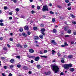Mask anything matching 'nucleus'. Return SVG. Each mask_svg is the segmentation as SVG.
<instances>
[{
  "label": "nucleus",
  "instance_id": "774afa93",
  "mask_svg": "<svg viewBox=\"0 0 76 76\" xmlns=\"http://www.w3.org/2000/svg\"><path fill=\"white\" fill-rule=\"evenodd\" d=\"M2 75L3 76H5V74L4 73H2Z\"/></svg>",
  "mask_w": 76,
  "mask_h": 76
},
{
  "label": "nucleus",
  "instance_id": "4c0bfd02",
  "mask_svg": "<svg viewBox=\"0 0 76 76\" xmlns=\"http://www.w3.org/2000/svg\"><path fill=\"white\" fill-rule=\"evenodd\" d=\"M12 1H13L14 3H16L17 1L16 0H11Z\"/></svg>",
  "mask_w": 76,
  "mask_h": 76
},
{
  "label": "nucleus",
  "instance_id": "a878e982",
  "mask_svg": "<svg viewBox=\"0 0 76 76\" xmlns=\"http://www.w3.org/2000/svg\"><path fill=\"white\" fill-rule=\"evenodd\" d=\"M27 35H31V32L29 31H27Z\"/></svg>",
  "mask_w": 76,
  "mask_h": 76
},
{
  "label": "nucleus",
  "instance_id": "9d476101",
  "mask_svg": "<svg viewBox=\"0 0 76 76\" xmlns=\"http://www.w3.org/2000/svg\"><path fill=\"white\" fill-rule=\"evenodd\" d=\"M36 67L38 69H41V68H42V66L39 65H37Z\"/></svg>",
  "mask_w": 76,
  "mask_h": 76
},
{
  "label": "nucleus",
  "instance_id": "c9c22d12",
  "mask_svg": "<svg viewBox=\"0 0 76 76\" xmlns=\"http://www.w3.org/2000/svg\"><path fill=\"white\" fill-rule=\"evenodd\" d=\"M48 73V75H50V74H51V72L50 71H48L47 72Z\"/></svg>",
  "mask_w": 76,
  "mask_h": 76
},
{
  "label": "nucleus",
  "instance_id": "1a4fd4ad",
  "mask_svg": "<svg viewBox=\"0 0 76 76\" xmlns=\"http://www.w3.org/2000/svg\"><path fill=\"white\" fill-rule=\"evenodd\" d=\"M24 29L26 31H28L29 30V27L27 26H26L24 27Z\"/></svg>",
  "mask_w": 76,
  "mask_h": 76
},
{
  "label": "nucleus",
  "instance_id": "5701e85b",
  "mask_svg": "<svg viewBox=\"0 0 76 76\" xmlns=\"http://www.w3.org/2000/svg\"><path fill=\"white\" fill-rule=\"evenodd\" d=\"M53 33H56V32H57L56 29L54 28L53 30Z\"/></svg>",
  "mask_w": 76,
  "mask_h": 76
},
{
  "label": "nucleus",
  "instance_id": "ea45409f",
  "mask_svg": "<svg viewBox=\"0 0 76 76\" xmlns=\"http://www.w3.org/2000/svg\"><path fill=\"white\" fill-rule=\"evenodd\" d=\"M16 58H19V59H20V56H16Z\"/></svg>",
  "mask_w": 76,
  "mask_h": 76
},
{
  "label": "nucleus",
  "instance_id": "20e7f679",
  "mask_svg": "<svg viewBox=\"0 0 76 76\" xmlns=\"http://www.w3.org/2000/svg\"><path fill=\"white\" fill-rule=\"evenodd\" d=\"M64 68L66 70H68L69 68L68 64H64L63 66Z\"/></svg>",
  "mask_w": 76,
  "mask_h": 76
},
{
  "label": "nucleus",
  "instance_id": "13d9d810",
  "mask_svg": "<svg viewBox=\"0 0 76 76\" xmlns=\"http://www.w3.org/2000/svg\"><path fill=\"white\" fill-rule=\"evenodd\" d=\"M7 47H8L9 48H10V45H9V44H7Z\"/></svg>",
  "mask_w": 76,
  "mask_h": 76
},
{
  "label": "nucleus",
  "instance_id": "69168bd1",
  "mask_svg": "<svg viewBox=\"0 0 76 76\" xmlns=\"http://www.w3.org/2000/svg\"><path fill=\"white\" fill-rule=\"evenodd\" d=\"M3 22V20L1 19L0 20V23H2V22Z\"/></svg>",
  "mask_w": 76,
  "mask_h": 76
},
{
  "label": "nucleus",
  "instance_id": "79ce46f5",
  "mask_svg": "<svg viewBox=\"0 0 76 76\" xmlns=\"http://www.w3.org/2000/svg\"><path fill=\"white\" fill-rule=\"evenodd\" d=\"M10 41H13V39L12 38H10Z\"/></svg>",
  "mask_w": 76,
  "mask_h": 76
},
{
  "label": "nucleus",
  "instance_id": "dca6fc26",
  "mask_svg": "<svg viewBox=\"0 0 76 76\" xmlns=\"http://www.w3.org/2000/svg\"><path fill=\"white\" fill-rule=\"evenodd\" d=\"M68 67L69 68H70V67H73V66H72V64L70 63L69 64H68Z\"/></svg>",
  "mask_w": 76,
  "mask_h": 76
},
{
  "label": "nucleus",
  "instance_id": "4468645a",
  "mask_svg": "<svg viewBox=\"0 0 76 76\" xmlns=\"http://www.w3.org/2000/svg\"><path fill=\"white\" fill-rule=\"evenodd\" d=\"M69 70H70V71H71V72H74V71H75V69L73 68H71L69 69Z\"/></svg>",
  "mask_w": 76,
  "mask_h": 76
},
{
  "label": "nucleus",
  "instance_id": "c85d7f7f",
  "mask_svg": "<svg viewBox=\"0 0 76 76\" xmlns=\"http://www.w3.org/2000/svg\"><path fill=\"white\" fill-rule=\"evenodd\" d=\"M64 44L65 46H68V44L67 43V42H64Z\"/></svg>",
  "mask_w": 76,
  "mask_h": 76
},
{
  "label": "nucleus",
  "instance_id": "680f3d73",
  "mask_svg": "<svg viewBox=\"0 0 76 76\" xmlns=\"http://www.w3.org/2000/svg\"><path fill=\"white\" fill-rule=\"evenodd\" d=\"M73 34L74 35H76V31L74 32Z\"/></svg>",
  "mask_w": 76,
  "mask_h": 76
},
{
  "label": "nucleus",
  "instance_id": "e433bc0d",
  "mask_svg": "<svg viewBox=\"0 0 76 76\" xmlns=\"http://www.w3.org/2000/svg\"><path fill=\"white\" fill-rule=\"evenodd\" d=\"M65 3H69V0H65Z\"/></svg>",
  "mask_w": 76,
  "mask_h": 76
},
{
  "label": "nucleus",
  "instance_id": "2eb2a0df",
  "mask_svg": "<svg viewBox=\"0 0 76 76\" xmlns=\"http://www.w3.org/2000/svg\"><path fill=\"white\" fill-rule=\"evenodd\" d=\"M68 57V58L70 59L73 58V55H69Z\"/></svg>",
  "mask_w": 76,
  "mask_h": 76
},
{
  "label": "nucleus",
  "instance_id": "393cba45",
  "mask_svg": "<svg viewBox=\"0 0 76 76\" xmlns=\"http://www.w3.org/2000/svg\"><path fill=\"white\" fill-rule=\"evenodd\" d=\"M52 21L53 22V23H54L56 21V19H55V18H53L52 19Z\"/></svg>",
  "mask_w": 76,
  "mask_h": 76
},
{
  "label": "nucleus",
  "instance_id": "4be33fe9",
  "mask_svg": "<svg viewBox=\"0 0 76 76\" xmlns=\"http://www.w3.org/2000/svg\"><path fill=\"white\" fill-rule=\"evenodd\" d=\"M56 53V51H54V50H52V54H54V53Z\"/></svg>",
  "mask_w": 76,
  "mask_h": 76
},
{
  "label": "nucleus",
  "instance_id": "5fc2aeb1",
  "mask_svg": "<svg viewBox=\"0 0 76 76\" xmlns=\"http://www.w3.org/2000/svg\"><path fill=\"white\" fill-rule=\"evenodd\" d=\"M4 10H7V7H4Z\"/></svg>",
  "mask_w": 76,
  "mask_h": 76
},
{
  "label": "nucleus",
  "instance_id": "39448f33",
  "mask_svg": "<svg viewBox=\"0 0 76 76\" xmlns=\"http://www.w3.org/2000/svg\"><path fill=\"white\" fill-rule=\"evenodd\" d=\"M28 51L30 53H34V50L32 49H29Z\"/></svg>",
  "mask_w": 76,
  "mask_h": 76
},
{
  "label": "nucleus",
  "instance_id": "b1692460",
  "mask_svg": "<svg viewBox=\"0 0 76 76\" xmlns=\"http://www.w3.org/2000/svg\"><path fill=\"white\" fill-rule=\"evenodd\" d=\"M71 32H72V31L70 29H68L67 31V33H69V34H71Z\"/></svg>",
  "mask_w": 76,
  "mask_h": 76
},
{
  "label": "nucleus",
  "instance_id": "a19ab883",
  "mask_svg": "<svg viewBox=\"0 0 76 76\" xmlns=\"http://www.w3.org/2000/svg\"><path fill=\"white\" fill-rule=\"evenodd\" d=\"M1 60H4L5 59V58H4V57H1Z\"/></svg>",
  "mask_w": 76,
  "mask_h": 76
},
{
  "label": "nucleus",
  "instance_id": "c03bdc74",
  "mask_svg": "<svg viewBox=\"0 0 76 76\" xmlns=\"http://www.w3.org/2000/svg\"><path fill=\"white\" fill-rule=\"evenodd\" d=\"M13 67H14V66H13V65H11L10 66V69H12V68H13Z\"/></svg>",
  "mask_w": 76,
  "mask_h": 76
},
{
  "label": "nucleus",
  "instance_id": "58836bf2",
  "mask_svg": "<svg viewBox=\"0 0 76 76\" xmlns=\"http://www.w3.org/2000/svg\"><path fill=\"white\" fill-rule=\"evenodd\" d=\"M24 48H26L27 47H28V45H24Z\"/></svg>",
  "mask_w": 76,
  "mask_h": 76
},
{
  "label": "nucleus",
  "instance_id": "f3484780",
  "mask_svg": "<svg viewBox=\"0 0 76 76\" xmlns=\"http://www.w3.org/2000/svg\"><path fill=\"white\" fill-rule=\"evenodd\" d=\"M39 37L41 39H43L44 38V36H43V35H42V34H40L39 36Z\"/></svg>",
  "mask_w": 76,
  "mask_h": 76
},
{
  "label": "nucleus",
  "instance_id": "338daca9",
  "mask_svg": "<svg viewBox=\"0 0 76 76\" xmlns=\"http://www.w3.org/2000/svg\"><path fill=\"white\" fill-rule=\"evenodd\" d=\"M30 63H34V61L33 60H31Z\"/></svg>",
  "mask_w": 76,
  "mask_h": 76
},
{
  "label": "nucleus",
  "instance_id": "412c9836",
  "mask_svg": "<svg viewBox=\"0 0 76 76\" xmlns=\"http://www.w3.org/2000/svg\"><path fill=\"white\" fill-rule=\"evenodd\" d=\"M33 29H34V31H36V30L38 29V27H34Z\"/></svg>",
  "mask_w": 76,
  "mask_h": 76
},
{
  "label": "nucleus",
  "instance_id": "bb28decb",
  "mask_svg": "<svg viewBox=\"0 0 76 76\" xmlns=\"http://www.w3.org/2000/svg\"><path fill=\"white\" fill-rule=\"evenodd\" d=\"M71 17H72V18H75V16H74L73 14H72L71 15Z\"/></svg>",
  "mask_w": 76,
  "mask_h": 76
},
{
  "label": "nucleus",
  "instance_id": "9b49d317",
  "mask_svg": "<svg viewBox=\"0 0 76 76\" xmlns=\"http://www.w3.org/2000/svg\"><path fill=\"white\" fill-rule=\"evenodd\" d=\"M15 59H11L10 60V61L11 63H15Z\"/></svg>",
  "mask_w": 76,
  "mask_h": 76
},
{
  "label": "nucleus",
  "instance_id": "6ab92c4d",
  "mask_svg": "<svg viewBox=\"0 0 76 76\" xmlns=\"http://www.w3.org/2000/svg\"><path fill=\"white\" fill-rule=\"evenodd\" d=\"M34 37H36L34 38V39L35 40H37V39H39V37L37 36H35Z\"/></svg>",
  "mask_w": 76,
  "mask_h": 76
},
{
  "label": "nucleus",
  "instance_id": "72a5a7b5",
  "mask_svg": "<svg viewBox=\"0 0 76 76\" xmlns=\"http://www.w3.org/2000/svg\"><path fill=\"white\" fill-rule=\"evenodd\" d=\"M57 7L58 8H59V9H61V8H62L61 6L59 5H57Z\"/></svg>",
  "mask_w": 76,
  "mask_h": 76
},
{
  "label": "nucleus",
  "instance_id": "423d86ee",
  "mask_svg": "<svg viewBox=\"0 0 76 76\" xmlns=\"http://www.w3.org/2000/svg\"><path fill=\"white\" fill-rule=\"evenodd\" d=\"M39 59H40L39 57L37 56L35 58L34 60H35L36 61H39Z\"/></svg>",
  "mask_w": 76,
  "mask_h": 76
},
{
  "label": "nucleus",
  "instance_id": "7ed1b4c3",
  "mask_svg": "<svg viewBox=\"0 0 76 76\" xmlns=\"http://www.w3.org/2000/svg\"><path fill=\"white\" fill-rule=\"evenodd\" d=\"M45 29L44 28H42L40 30V32L43 36H45Z\"/></svg>",
  "mask_w": 76,
  "mask_h": 76
},
{
  "label": "nucleus",
  "instance_id": "3c124183",
  "mask_svg": "<svg viewBox=\"0 0 76 76\" xmlns=\"http://www.w3.org/2000/svg\"><path fill=\"white\" fill-rule=\"evenodd\" d=\"M40 26L42 27H44V25L43 24L41 23L40 24Z\"/></svg>",
  "mask_w": 76,
  "mask_h": 76
},
{
  "label": "nucleus",
  "instance_id": "e2e57ef3",
  "mask_svg": "<svg viewBox=\"0 0 76 76\" xmlns=\"http://www.w3.org/2000/svg\"><path fill=\"white\" fill-rule=\"evenodd\" d=\"M4 68L5 69H7V66H4Z\"/></svg>",
  "mask_w": 76,
  "mask_h": 76
},
{
  "label": "nucleus",
  "instance_id": "0e129e2a",
  "mask_svg": "<svg viewBox=\"0 0 76 76\" xmlns=\"http://www.w3.org/2000/svg\"><path fill=\"white\" fill-rule=\"evenodd\" d=\"M47 52H48V51L47 50H44V53H47Z\"/></svg>",
  "mask_w": 76,
  "mask_h": 76
},
{
  "label": "nucleus",
  "instance_id": "f8f14e48",
  "mask_svg": "<svg viewBox=\"0 0 76 76\" xmlns=\"http://www.w3.org/2000/svg\"><path fill=\"white\" fill-rule=\"evenodd\" d=\"M22 35L24 37H27V34L25 33H22Z\"/></svg>",
  "mask_w": 76,
  "mask_h": 76
},
{
  "label": "nucleus",
  "instance_id": "864d4df0",
  "mask_svg": "<svg viewBox=\"0 0 76 76\" xmlns=\"http://www.w3.org/2000/svg\"><path fill=\"white\" fill-rule=\"evenodd\" d=\"M71 3L72 2H69L68 4H67L68 6H71Z\"/></svg>",
  "mask_w": 76,
  "mask_h": 76
},
{
  "label": "nucleus",
  "instance_id": "7c9ffc66",
  "mask_svg": "<svg viewBox=\"0 0 76 76\" xmlns=\"http://www.w3.org/2000/svg\"><path fill=\"white\" fill-rule=\"evenodd\" d=\"M21 66V65H20V64H17V67L18 68H20V67Z\"/></svg>",
  "mask_w": 76,
  "mask_h": 76
},
{
  "label": "nucleus",
  "instance_id": "6e6d98bb",
  "mask_svg": "<svg viewBox=\"0 0 76 76\" xmlns=\"http://www.w3.org/2000/svg\"><path fill=\"white\" fill-rule=\"evenodd\" d=\"M50 14H52V15H53L54 14V12L52 11H50Z\"/></svg>",
  "mask_w": 76,
  "mask_h": 76
},
{
  "label": "nucleus",
  "instance_id": "09e8293b",
  "mask_svg": "<svg viewBox=\"0 0 76 76\" xmlns=\"http://www.w3.org/2000/svg\"><path fill=\"white\" fill-rule=\"evenodd\" d=\"M61 62L62 63H65L64 60H61Z\"/></svg>",
  "mask_w": 76,
  "mask_h": 76
},
{
  "label": "nucleus",
  "instance_id": "de8ad7c7",
  "mask_svg": "<svg viewBox=\"0 0 76 76\" xmlns=\"http://www.w3.org/2000/svg\"><path fill=\"white\" fill-rule=\"evenodd\" d=\"M35 11L32 10L31 11V13L32 14H34V13H35Z\"/></svg>",
  "mask_w": 76,
  "mask_h": 76
},
{
  "label": "nucleus",
  "instance_id": "cd10ccee",
  "mask_svg": "<svg viewBox=\"0 0 76 76\" xmlns=\"http://www.w3.org/2000/svg\"><path fill=\"white\" fill-rule=\"evenodd\" d=\"M3 50H4V51H7V48H6V47H4V48H3Z\"/></svg>",
  "mask_w": 76,
  "mask_h": 76
},
{
  "label": "nucleus",
  "instance_id": "603ef678",
  "mask_svg": "<svg viewBox=\"0 0 76 76\" xmlns=\"http://www.w3.org/2000/svg\"><path fill=\"white\" fill-rule=\"evenodd\" d=\"M67 9L68 10H71V9H72V8H71V7H68L67 8Z\"/></svg>",
  "mask_w": 76,
  "mask_h": 76
},
{
  "label": "nucleus",
  "instance_id": "052dcab7",
  "mask_svg": "<svg viewBox=\"0 0 76 76\" xmlns=\"http://www.w3.org/2000/svg\"><path fill=\"white\" fill-rule=\"evenodd\" d=\"M69 37V35H66L65 36V38H66V37Z\"/></svg>",
  "mask_w": 76,
  "mask_h": 76
},
{
  "label": "nucleus",
  "instance_id": "ddd939ff",
  "mask_svg": "<svg viewBox=\"0 0 76 76\" xmlns=\"http://www.w3.org/2000/svg\"><path fill=\"white\" fill-rule=\"evenodd\" d=\"M68 29H69V27L68 26H65L64 28V30L65 31H67Z\"/></svg>",
  "mask_w": 76,
  "mask_h": 76
},
{
  "label": "nucleus",
  "instance_id": "49530a36",
  "mask_svg": "<svg viewBox=\"0 0 76 76\" xmlns=\"http://www.w3.org/2000/svg\"><path fill=\"white\" fill-rule=\"evenodd\" d=\"M4 25V24L2 23H0V26H3V25Z\"/></svg>",
  "mask_w": 76,
  "mask_h": 76
},
{
  "label": "nucleus",
  "instance_id": "f257e3e1",
  "mask_svg": "<svg viewBox=\"0 0 76 76\" xmlns=\"http://www.w3.org/2000/svg\"><path fill=\"white\" fill-rule=\"evenodd\" d=\"M50 66L51 67H52L53 70L54 71V73H57V72H58L59 68L58 67V66H57L56 65L51 64Z\"/></svg>",
  "mask_w": 76,
  "mask_h": 76
},
{
  "label": "nucleus",
  "instance_id": "2f4dec72",
  "mask_svg": "<svg viewBox=\"0 0 76 76\" xmlns=\"http://www.w3.org/2000/svg\"><path fill=\"white\" fill-rule=\"evenodd\" d=\"M40 57H44V58H47V56H41Z\"/></svg>",
  "mask_w": 76,
  "mask_h": 76
},
{
  "label": "nucleus",
  "instance_id": "0eeeda50",
  "mask_svg": "<svg viewBox=\"0 0 76 76\" xmlns=\"http://www.w3.org/2000/svg\"><path fill=\"white\" fill-rule=\"evenodd\" d=\"M51 43H52V44H53L54 45H56L57 44L56 42H55V40H52L51 41Z\"/></svg>",
  "mask_w": 76,
  "mask_h": 76
},
{
  "label": "nucleus",
  "instance_id": "aec40b11",
  "mask_svg": "<svg viewBox=\"0 0 76 76\" xmlns=\"http://www.w3.org/2000/svg\"><path fill=\"white\" fill-rule=\"evenodd\" d=\"M19 31L20 32H23V29L22 28H21L19 29Z\"/></svg>",
  "mask_w": 76,
  "mask_h": 76
},
{
  "label": "nucleus",
  "instance_id": "a18cd8bd",
  "mask_svg": "<svg viewBox=\"0 0 76 76\" xmlns=\"http://www.w3.org/2000/svg\"><path fill=\"white\" fill-rule=\"evenodd\" d=\"M72 23L74 25H76V22H75V21H72Z\"/></svg>",
  "mask_w": 76,
  "mask_h": 76
},
{
  "label": "nucleus",
  "instance_id": "c756f323",
  "mask_svg": "<svg viewBox=\"0 0 76 76\" xmlns=\"http://www.w3.org/2000/svg\"><path fill=\"white\" fill-rule=\"evenodd\" d=\"M29 58H35V56H30L28 57Z\"/></svg>",
  "mask_w": 76,
  "mask_h": 76
},
{
  "label": "nucleus",
  "instance_id": "f704fd0d",
  "mask_svg": "<svg viewBox=\"0 0 76 76\" xmlns=\"http://www.w3.org/2000/svg\"><path fill=\"white\" fill-rule=\"evenodd\" d=\"M15 10L17 12H18L19 11V9L18 8H17L15 9Z\"/></svg>",
  "mask_w": 76,
  "mask_h": 76
},
{
  "label": "nucleus",
  "instance_id": "a211bd4d",
  "mask_svg": "<svg viewBox=\"0 0 76 76\" xmlns=\"http://www.w3.org/2000/svg\"><path fill=\"white\" fill-rule=\"evenodd\" d=\"M23 69H24V70H27L28 69V67L26 66H24L23 67Z\"/></svg>",
  "mask_w": 76,
  "mask_h": 76
},
{
  "label": "nucleus",
  "instance_id": "37998d69",
  "mask_svg": "<svg viewBox=\"0 0 76 76\" xmlns=\"http://www.w3.org/2000/svg\"><path fill=\"white\" fill-rule=\"evenodd\" d=\"M58 57H60V56H61V54H60V52H58Z\"/></svg>",
  "mask_w": 76,
  "mask_h": 76
},
{
  "label": "nucleus",
  "instance_id": "f03ea898",
  "mask_svg": "<svg viewBox=\"0 0 76 76\" xmlns=\"http://www.w3.org/2000/svg\"><path fill=\"white\" fill-rule=\"evenodd\" d=\"M42 12L48 11V6L46 5L44 6L42 8Z\"/></svg>",
  "mask_w": 76,
  "mask_h": 76
},
{
  "label": "nucleus",
  "instance_id": "8fccbe9b",
  "mask_svg": "<svg viewBox=\"0 0 76 76\" xmlns=\"http://www.w3.org/2000/svg\"><path fill=\"white\" fill-rule=\"evenodd\" d=\"M37 9L38 10H39L40 9V7L39 6L37 7Z\"/></svg>",
  "mask_w": 76,
  "mask_h": 76
},
{
  "label": "nucleus",
  "instance_id": "4d7b16f0",
  "mask_svg": "<svg viewBox=\"0 0 76 76\" xmlns=\"http://www.w3.org/2000/svg\"><path fill=\"white\" fill-rule=\"evenodd\" d=\"M60 75H61V76L64 75V73L63 72H61L60 74Z\"/></svg>",
  "mask_w": 76,
  "mask_h": 76
},
{
  "label": "nucleus",
  "instance_id": "473e14b6",
  "mask_svg": "<svg viewBox=\"0 0 76 76\" xmlns=\"http://www.w3.org/2000/svg\"><path fill=\"white\" fill-rule=\"evenodd\" d=\"M59 18L60 19H61L62 20H63V19H64V17H61L60 16H59Z\"/></svg>",
  "mask_w": 76,
  "mask_h": 76
},
{
  "label": "nucleus",
  "instance_id": "bf43d9fd",
  "mask_svg": "<svg viewBox=\"0 0 76 76\" xmlns=\"http://www.w3.org/2000/svg\"><path fill=\"white\" fill-rule=\"evenodd\" d=\"M44 73L45 75H48V72H44Z\"/></svg>",
  "mask_w": 76,
  "mask_h": 76
},
{
  "label": "nucleus",
  "instance_id": "6e6552de",
  "mask_svg": "<svg viewBox=\"0 0 76 76\" xmlns=\"http://www.w3.org/2000/svg\"><path fill=\"white\" fill-rule=\"evenodd\" d=\"M16 46L17 47H20V48H22V46L21 45H20V44L19 43H18L16 44Z\"/></svg>",
  "mask_w": 76,
  "mask_h": 76
}]
</instances>
